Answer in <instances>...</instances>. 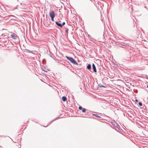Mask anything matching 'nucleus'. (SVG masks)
<instances>
[{
  "label": "nucleus",
  "instance_id": "f257e3e1",
  "mask_svg": "<svg viewBox=\"0 0 148 148\" xmlns=\"http://www.w3.org/2000/svg\"><path fill=\"white\" fill-rule=\"evenodd\" d=\"M130 43V41L125 40L124 42L120 43L119 45L120 47L125 48L126 47H128L132 45Z\"/></svg>",
  "mask_w": 148,
  "mask_h": 148
},
{
  "label": "nucleus",
  "instance_id": "f03ea898",
  "mask_svg": "<svg viewBox=\"0 0 148 148\" xmlns=\"http://www.w3.org/2000/svg\"><path fill=\"white\" fill-rule=\"evenodd\" d=\"M66 58L67 59V60H69L73 64H74L78 65V64L73 58L67 56H66Z\"/></svg>",
  "mask_w": 148,
  "mask_h": 148
},
{
  "label": "nucleus",
  "instance_id": "7ed1b4c3",
  "mask_svg": "<svg viewBox=\"0 0 148 148\" xmlns=\"http://www.w3.org/2000/svg\"><path fill=\"white\" fill-rule=\"evenodd\" d=\"M11 36L14 39L16 40V42H18L19 41V37L17 36V35L14 33H12L11 35Z\"/></svg>",
  "mask_w": 148,
  "mask_h": 148
},
{
  "label": "nucleus",
  "instance_id": "20e7f679",
  "mask_svg": "<svg viewBox=\"0 0 148 148\" xmlns=\"http://www.w3.org/2000/svg\"><path fill=\"white\" fill-rule=\"evenodd\" d=\"M115 130L119 132H123V130L120 128V126L119 125L116 128H115Z\"/></svg>",
  "mask_w": 148,
  "mask_h": 148
},
{
  "label": "nucleus",
  "instance_id": "39448f33",
  "mask_svg": "<svg viewBox=\"0 0 148 148\" xmlns=\"http://www.w3.org/2000/svg\"><path fill=\"white\" fill-rule=\"evenodd\" d=\"M49 16L51 18L55 17V15L54 12L53 11L50 12H49Z\"/></svg>",
  "mask_w": 148,
  "mask_h": 148
},
{
  "label": "nucleus",
  "instance_id": "423d86ee",
  "mask_svg": "<svg viewBox=\"0 0 148 148\" xmlns=\"http://www.w3.org/2000/svg\"><path fill=\"white\" fill-rule=\"evenodd\" d=\"M111 123L112 124V125L114 126V129L115 130V128H116L119 125H118V124H117L115 122H111Z\"/></svg>",
  "mask_w": 148,
  "mask_h": 148
},
{
  "label": "nucleus",
  "instance_id": "0eeeda50",
  "mask_svg": "<svg viewBox=\"0 0 148 148\" xmlns=\"http://www.w3.org/2000/svg\"><path fill=\"white\" fill-rule=\"evenodd\" d=\"M92 69H93V71H94L95 72H97V69H96V66L94 64H92Z\"/></svg>",
  "mask_w": 148,
  "mask_h": 148
},
{
  "label": "nucleus",
  "instance_id": "6e6552de",
  "mask_svg": "<svg viewBox=\"0 0 148 148\" xmlns=\"http://www.w3.org/2000/svg\"><path fill=\"white\" fill-rule=\"evenodd\" d=\"M128 115L129 117H130V118H132L133 119H134L135 118V116L132 114L131 113L130 114H128Z\"/></svg>",
  "mask_w": 148,
  "mask_h": 148
},
{
  "label": "nucleus",
  "instance_id": "1a4fd4ad",
  "mask_svg": "<svg viewBox=\"0 0 148 148\" xmlns=\"http://www.w3.org/2000/svg\"><path fill=\"white\" fill-rule=\"evenodd\" d=\"M55 23L59 27H62V25H61V24L60 23H59L58 22H56Z\"/></svg>",
  "mask_w": 148,
  "mask_h": 148
},
{
  "label": "nucleus",
  "instance_id": "9d476101",
  "mask_svg": "<svg viewBox=\"0 0 148 148\" xmlns=\"http://www.w3.org/2000/svg\"><path fill=\"white\" fill-rule=\"evenodd\" d=\"M87 68L89 70H90L91 68V65L90 64H88L87 66Z\"/></svg>",
  "mask_w": 148,
  "mask_h": 148
},
{
  "label": "nucleus",
  "instance_id": "9b49d317",
  "mask_svg": "<svg viewBox=\"0 0 148 148\" xmlns=\"http://www.w3.org/2000/svg\"><path fill=\"white\" fill-rule=\"evenodd\" d=\"M62 99L63 101H65L67 100V98L65 96H63L62 97Z\"/></svg>",
  "mask_w": 148,
  "mask_h": 148
},
{
  "label": "nucleus",
  "instance_id": "f8f14e48",
  "mask_svg": "<svg viewBox=\"0 0 148 148\" xmlns=\"http://www.w3.org/2000/svg\"><path fill=\"white\" fill-rule=\"evenodd\" d=\"M92 115L93 116H95L97 117H99V118L101 117L100 116H99L98 115V114H92Z\"/></svg>",
  "mask_w": 148,
  "mask_h": 148
},
{
  "label": "nucleus",
  "instance_id": "ddd939ff",
  "mask_svg": "<svg viewBox=\"0 0 148 148\" xmlns=\"http://www.w3.org/2000/svg\"><path fill=\"white\" fill-rule=\"evenodd\" d=\"M82 112H85L86 110V109L85 108H83L82 110Z\"/></svg>",
  "mask_w": 148,
  "mask_h": 148
},
{
  "label": "nucleus",
  "instance_id": "4468645a",
  "mask_svg": "<svg viewBox=\"0 0 148 148\" xmlns=\"http://www.w3.org/2000/svg\"><path fill=\"white\" fill-rule=\"evenodd\" d=\"M83 108H82V107L81 106H79V110H82V109Z\"/></svg>",
  "mask_w": 148,
  "mask_h": 148
},
{
  "label": "nucleus",
  "instance_id": "2eb2a0df",
  "mask_svg": "<svg viewBox=\"0 0 148 148\" xmlns=\"http://www.w3.org/2000/svg\"><path fill=\"white\" fill-rule=\"evenodd\" d=\"M138 105L140 106H142V103L141 102H140L138 103Z\"/></svg>",
  "mask_w": 148,
  "mask_h": 148
},
{
  "label": "nucleus",
  "instance_id": "dca6fc26",
  "mask_svg": "<svg viewBox=\"0 0 148 148\" xmlns=\"http://www.w3.org/2000/svg\"><path fill=\"white\" fill-rule=\"evenodd\" d=\"M59 118V117H57L56 118H55L53 120L51 123H50V124L52 122H53V121H54V120H56L57 119H58Z\"/></svg>",
  "mask_w": 148,
  "mask_h": 148
},
{
  "label": "nucleus",
  "instance_id": "f3484780",
  "mask_svg": "<svg viewBox=\"0 0 148 148\" xmlns=\"http://www.w3.org/2000/svg\"><path fill=\"white\" fill-rule=\"evenodd\" d=\"M65 24V22H64L63 23L61 24V25H62V27Z\"/></svg>",
  "mask_w": 148,
  "mask_h": 148
},
{
  "label": "nucleus",
  "instance_id": "a211bd4d",
  "mask_svg": "<svg viewBox=\"0 0 148 148\" xmlns=\"http://www.w3.org/2000/svg\"><path fill=\"white\" fill-rule=\"evenodd\" d=\"M69 31V29H66V30L65 31L66 33H68Z\"/></svg>",
  "mask_w": 148,
  "mask_h": 148
},
{
  "label": "nucleus",
  "instance_id": "6ab92c4d",
  "mask_svg": "<svg viewBox=\"0 0 148 148\" xmlns=\"http://www.w3.org/2000/svg\"><path fill=\"white\" fill-rule=\"evenodd\" d=\"M99 86H100V87H104V88H105V86H103V85H100H100H99Z\"/></svg>",
  "mask_w": 148,
  "mask_h": 148
},
{
  "label": "nucleus",
  "instance_id": "aec40b11",
  "mask_svg": "<svg viewBox=\"0 0 148 148\" xmlns=\"http://www.w3.org/2000/svg\"><path fill=\"white\" fill-rule=\"evenodd\" d=\"M54 17H51V20L52 21H54Z\"/></svg>",
  "mask_w": 148,
  "mask_h": 148
},
{
  "label": "nucleus",
  "instance_id": "412c9836",
  "mask_svg": "<svg viewBox=\"0 0 148 148\" xmlns=\"http://www.w3.org/2000/svg\"><path fill=\"white\" fill-rule=\"evenodd\" d=\"M135 101L136 102H138V101L137 99H135Z\"/></svg>",
  "mask_w": 148,
  "mask_h": 148
},
{
  "label": "nucleus",
  "instance_id": "4be33fe9",
  "mask_svg": "<svg viewBox=\"0 0 148 148\" xmlns=\"http://www.w3.org/2000/svg\"><path fill=\"white\" fill-rule=\"evenodd\" d=\"M42 71H46L45 70H42Z\"/></svg>",
  "mask_w": 148,
  "mask_h": 148
},
{
  "label": "nucleus",
  "instance_id": "5701e85b",
  "mask_svg": "<svg viewBox=\"0 0 148 148\" xmlns=\"http://www.w3.org/2000/svg\"><path fill=\"white\" fill-rule=\"evenodd\" d=\"M147 87L148 88V85L147 86Z\"/></svg>",
  "mask_w": 148,
  "mask_h": 148
}]
</instances>
